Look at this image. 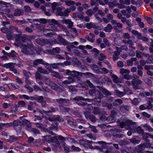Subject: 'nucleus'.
Segmentation results:
<instances>
[{"mask_svg":"<svg viewBox=\"0 0 153 153\" xmlns=\"http://www.w3.org/2000/svg\"><path fill=\"white\" fill-rule=\"evenodd\" d=\"M69 91L72 94H75L77 91V90L73 86H71L68 87Z\"/></svg>","mask_w":153,"mask_h":153,"instance_id":"29","label":"nucleus"},{"mask_svg":"<svg viewBox=\"0 0 153 153\" xmlns=\"http://www.w3.org/2000/svg\"><path fill=\"white\" fill-rule=\"evenodd\" d=\"M61 4L60 3H56V2H54L52 3L51 6L52 8L53 12H54L56 10V7L57 6L60 5Z\"/></svg>","mask_w":153,"mask_h":153,"instance_id":"31","label":"nucleus"},{"mask_svg":"<svg viewBox=\"0 0 153 153\" xmlns=\"http://www.w3.org/2000/svg\"><path fill=\"white\" fill-rule=\"evenodd\" d=\"M124 91L125 94H131L132 93V91L128 88H124Z\"/></svg>","mask_w":153,"mask_h":153,"instance_id":"51","label":"nucleus"},{"mask_svg":"<svg viewBox=\"0 0 153 153\" xmlns=\"http://www.w3.org/2000/svg\"><path fill=\"white\" fill-rule=\"evenodd\" d=\"M57 138V137L56 136L52 137L51 136H49L48 137V141L50 142L53 143L55 141V140H56Z\"/></svg>","mask_w":153,"mask_h":153,"instance_id":"38","label":"nucleus"},{"mask_svg":"<svg viewBox=\"0 0 153 153\" xmlns=\"http://www.w3.org/2000/svg\"><path fill=\"white\" fill-rule=\"evenodd\" d=\"M143 127L146 130H147L149 132H152L153 131V129L152 127L149 125H148L147 124L144 125Z\"/></svg>","mask_w":153,"mask_h":153,"instance_id":"39","label":"nucleus"},{"mask_svg":"<svg viewBox=\"0 0 153 153\" xmlns=\"http://www.w3.org/2000/svg\"><path fill=\"white\" fill-rule=\"evenodd\" d=\"M67 118H68L67 120V123L70 125L73 123V122L74 121V119L71 117L68 116Z\"/></svg>","mask_w":153,"mask_h":153,"instance_id":"58","label":"nucleus"},{"mask_svg":"<svg viewBox=\"0 0 153 153\" xmlns=\"http://www.w3.org/2000/svg\"><path fill=\"white\" fill-rule=\"evenodd\" d=\"M89 35L91 37V39H89V36H86V38L89 41L93 42L95 39V35L91 33H89Z\"/></svg>","mask_w":153,"mask_h":153,"instance_id":"33","label":"nucleus"},{"mask_svg":"<svg viewBox=\"0 0 153 153\" xmlns=\"http://www.w3.org/2000/svg\"><path fill=\"white\" fill-rule=\"evenodd\" d=\"M10 10L9 9H6L4 10L3 12L2 13L3 15H4V16H7L9 18H12L13 16L12 15L10 14L9 13L10 12Z\"/></svg>","mask_w":153,"mask_h":153,"instance_id":"21","label":"nucleus"},{"mask_svg":"<svg viewBox=\"0 0 153 153\" xmlns=\"http://www.w3.org/2000/svg\"><path fill=\"white\" fill-rule=\"evenodd\" d=\"M129 143V142L125 139L120 140L118 142L119 145L122 147L127 145Z\"/></svg>","mask_w":153,"mask_h":153,"instance_id":"22","label":"nucleus"},{"mask_svg":"<svg viewBox=\"0 0 153 153\" xmlns=\"http://www.w3.org/2000/svg\"><path fill=\"white\" fill-rule=\"evenodd\" d=\"M35 21L38 22V23H37L38 24H40L41 23L44 24L48 22L49 23L52 30L56 31H58L56 26L59 27H60V25L58 23V21L53 19L51 20H48L47 21L45 19H39L38 20H36Z\"/></svg>","mask_w":153,"mask_h":153,"instance_id":"2","label":"nucleus"},{"mask_svg":"<svg viewBox=\"0 0 153 153\" xmlns=\"http://www.w3.org/2000/svg\"><path fill=\"white\" fill-rule=\"evenodd\" d=\"M14 65L15 64L13 63H9L4 64V66L7 68L10 69V70L16 75H18L19 73L16 69L14 68Z\"/></svg>","mask_w":153,"mask_h":153,"instance_id":"9","label":"nucleus"},{"mask_svg":"<svg viewBox=\"0 0 153 153\" xmlns=\"http://www.w3.org/2000/svg\"><path fill=\"white\" fill-rule=\"evenodd\" d=\"M64 73L65 74V75L68 76H93V74L89 72L83 73L75 71H71L68 69L64 70Z\"/></svg>","mask_w":153,"mask_h":153,"instance_id":"3","label":"nucleus"},{"mask_svg":"<svg viewBox=\"0 0 153 153\" xmlns=\"http://www.w3.org/2000/svg\"><path fill=\"white\" fill-rule=\"evenodd\" d=\"M97 143L100 146V149H101V152L103 150V149H107L108 147V145L111 144L110 143H107L104 141H98Z\"/></svg>","mask_w":153,"mask_h":153,"instance_id":"11","label":"nucleus"},{"mask_svg":"<svg viewBox=\"0 0 153 153\" xmlns=\"http://www.w3.org/2000/svg\"><path fill=\"white\" fill-rule=\"evenodd\" d=\"M73 61L79 67H80L81 65V62L76 59L74 58L73 59Z\"/></svg>","mask_w":153,"mask_h":153,"instance_id":"62","label":"nucleus"},{"mask_svg":"<svg viewBox=\"0 0 153 153\" xmlns=\"http://www.w3.org/2000/svg\"><path fill=\"white\" fill-rule=\"evenodd\" d=\"M123 78L126 80H129L132 78H134L135 79H132L131 83L134 88L135 89H140L138 85L142 83V81L140 79H137L136 78H139L140 77H122Z\"/></svg>","mask_w":153,"mask_h":153,"instance_id":"6","label":"nucleus"},{"mask_svg":"<svg viewBox=\"0 0 153 153\" xmlns=\"http://www.w3.org/2000/svg\"><path fill=\"white\" fill-rule=\"evenodd\" d=\"M130 141L131 143L134 144H139L140 142V140H137L135 138H132L130 139Z\"/></svg>","mask_w":153,"mask_h":153,"instance_id":"32","label":"nucleus"},{"mask_svg":"<svg viewBox=\"0 0 153 153\" xmlns=\"http://www.w3.org/2000/svg\"><path fill=\"white\" fill-rule=\"evenodd\" d=\"M137 132L140 134H142L144 133V130L140 126L137 127L136 128Z\"/></svg>","mask_w":153,"mask_h":153,"instance_id":"49","label":"nucleus"},{"mask_svg":"<svg viewBox=\"0 0 153 153\" xmlns=\"http://www.w3.org/2000/svg\"><path fill=\"white\" fill-rule=\"evenodd\" d=\"M49 109V110L47 111H45L46 113H47L48 115L49 116L51 115V113L52 112H55L57 110L56 108H55L52 106L50 107Z\"/></svg>","mask_w":153,"mask_h":153,"instance_id":"18","label":"nucleus"},{"mask_svg":"<svg viewBox=\"0 0 153 153\" xmlns=\"http://www.w3.org/2000/svg\"><path fill=\"white\" fill-rule=\"evenodd\" d=\"M33 64L34 65H37L39 64H44L43 61L42 59H38L34 60L33 62Z\"/></svg>","mask_w":153,"mask_h":153,"instance_id":"37","label":"nucleus"},{"mask_svg":"<svg viewBox=\"0 0 153 153\" xmlns=\"http://www.w3.org/2000/svg\"><path fill=\"white\" fill-rule=\"evenodd\" d=\"M36 79H39L43 78L45 79V82L47 81L46 82L47 84H50L51 87L53 89L56 90L58 92H61L63 91V87L61 85H58L55 84L53 82H51L50 79L48 77H35Z\"/></svg>","mask_w":153,"mask_h":153,"instance_id":"4","label":"nucleus"},{"mask_svg":"<svg viewBox=\"0 0 153 153\" xmlns=\"http://www.w3.org/2000/svg\"><path fill=\"white\" fill-rule=\"evenodd\" d=\"M10 140L12 142H14L17 140L18 138L14 135L10 136L9 138Z\"/></svg>","mask_w":153,"mask_h":153,"instance_id":"50","label":"nucleus"},{"mask_svg":"<svg viewBox=\"0 0 153 153\" xmlns=\"http://www.w3.org/2000/svg\"><path fill=\"white\" fill-rule=\"evenodd\" d=\"M102 111L101 110L97 107H94L93 113L94 114H100L102 113Z\"/></svg>","mask_w":153,"mask_h":153,"instance_id":"23","label":"nucleus"},{"mask_svg":"<svg viewBox=\"0 0 153 153\" xmlns=\"http://www.w3.org/2000/svg\"><path fill=\"white\" fill-rule=\"evenodd\" d=\"M111 22L113 25H116L118 28H122L123 27V25L120 22H117L116 20H112Z\"/></svg>","mask_w":153,"mask_h":153,"instance_id":"24","label":"nucleus"},{"mask_svg":"<svg viewBox=\"0 0 153 153\" xmlns=\"http://www.w3.org/2000/svg\"><path fill=\"white\" fill-rule=\"evenodd\" d=\"M44 100V97L42 96H38L36 95V100L39 103H40Z\"/></svg>","mask_w":153,"mask_h":153,"instance_id":"45","label":"nucleus"},{"mask_svg":"<svg viewBox=\"0 0 153 153\" xmlns=\"http://www.w3.org/2000/svg\"><path fill=\"white\" fill-rule=\"evenodd\" d=\"M14 34H13L12 33H7V39L9 40H10L13 39V37L14 36Z\"/></svg>","mask_w":153,"mask_h":153,"instance_id":"54","label":"nucleus"},{"mask_svg":"<svg viewBox=\"0 0 153 153\" xmlns=\"http://www.w3.org/2000/svg\"><path fill=\"white\" fill-rule=\"evenodd\" d=\"M81 77H68V80L64 81L63 83L65 84H68L76 82V80H79Z\"/></svg>","mask_w":153,"mask_h":153,"instance_id":"10","label":"nucleus"},{"mask_svg":"<svg viewBox=\"0 0 153 153\" xmlns=\"http://www.w3.org/2000/svg\"><path fill=\"white\" fill-rule=\"evenodd\" d=\"M97 91L95 89H90L89 91V94L92 96H95Z\"/></svg>","mask_w":153,"mask_h":153,"instance_id":"44","label":"nucleus"},{"mask_svg":"<svg viewBox=\"0 0 153 153\" xmlns=\"http://www.w3.org/2000/svg\"><path fill=\"white\" fill-rule=\"evenodd\" d=\"M37 72L36 74V76H39V75L38 74V73L39 72L44 74H48V72L47 71L43 69L40 67L38 68Z\"/></svg>","mask_w":153,"mask_h":153,"instance_id":"17","label":"nucleus"},{"mask_svg":"<svg viewBox=\"0 0 153 153\" xmlns=\"http://www.w3.org/2000/svg\"><path fill=\"white\" fill-rule=\"evenodd\" d=\"M116 94L120 97H122L125 95V93L117 90L116 91Z\"/></svg>","mask_w":153,"mask_h":153,"instance_id":"48","label":"nucleus"},{"mask_svg":"<svg viewBox=\"0 0 153 153\" xmlns=\"http://www.w3.org/2000/svg\"><path fill=\"white\" fill-rule=\"evenodd\" d=\"M72 44V43L70 44L67 46V48L68 51H70L71 49L76 48V47L74 46Z\"/></svg>","mask_w":153,"mask_h":153,"instance_id":"56","label":"nucleus"},{"mask_svg":"<svg viewBox=\"0 0 153 153\" xmlns=\"http://www.w3.org/2000/svg\"><path fill=\"white\" fill-rule=\"evenodd\" d=\"M105 113V112H102L100 114H99V117L100 120L105 121L107 120V117L105 115L104 113Z\"/></svg>","mask_w":153,"mask_h":153,"instance_id":"28","label":"nucleus"},{"mask_svg":"<svg viewBox=\"0 0 153 153\" xmlns=\"http://www.w3.org/2000/svg\"><path fill=\"white\" fill-rule=\"evenodd\" d=\"M73 61L79 67H80L81 65V62L76 59L74 58L73 59Z\"/></svg>","mask_w":153,"mask_h":153,"instance_id":"61","label":"nucleus"},{"mask_svg":"<svg viewBox=\"0 0 153 153\" xmlns=\"http://www.w3.org/2000/svg\"><path fill=\"white\" fill-rule=\"evenodd\" d=\"M147 63L151 64L153 63V56H151L149 57L147 60L146 61Z\"/></svg>","mask_w":153,"mask_h":153,"instance_id":"64","label":"nucleus"},{"mask_svg":"<svg viewBox=\"0 0 153 153\" xmlns=\"http://www.w3.org/2000/svg\"><path fill=\"white\" fill-rule=\"evenodd\" d=\"M122 131L120 129L115 128L113 129L112 131V134L113 137L116 138H122L123 137V134H121Z\"/></svg>","mask_w":153,"mask_h":153,"instance_id":"8","label":"nucleus"},{"mask_svg":"<svg viewBox=\"0 0 153 153\" xmlns=\"http://www.w3.org/2000/svg\"><path fill=\"white\" fill-rule=\"evenodd\" d=\"M93 78V77H92ZM94 79H95L97 84L100 85L101 83H102L103 82L102 77H94Z\"/></svg>","mask_w":153,"mask_h":153,"instance_id":"30","label":"nucleus"},{"mask_svg":"<svg viewBox=\"0 0 153 153\" xmlns=\"http://www.w3.org/2000/svg\"><path fill=\"white\" fill-rule=\"evenodd\" d=\"M115 44L116 45L115 47L117 49V51L114 53V54L113 56V59L114 61L117 60L118 58V56L119 55L120 52V50H119V49L117 48V46H119L120 45H117L116 41H115Z\"/></svg>","mask_w":153,"mask_h":153,"instance_id":"12","label":"nucleus"},{"mask_svg":"<svg viewBox=\"0 0 153 153\" xmlns=\"http://www.w3.org/2000/svg\"><path fill=\"white\" fill-rule=\"evenodd\" d=\"M7 86L9 88H13L15 89H18L20 88V86L19 85H17L14 83H9L8 84Z\"/></svg>","mask_w":153,"mask_h":153,"instance_id":"36","label":"nucleus"},{"mask_svg":"<svg viewBox=\"0 0 153 153\" xmlns=\"http://www.w3.org/2000/svg\"><path fill=\"white\" fill-rule=\"evenodd\" d=\"M123 42L125 44H128L129 45V46L130 47L132 48L133 49H135V47H132L133 45V43L132 42L130 39H128L127 40H123Z\"/></svg>","mask_w":153,"mask_h":153,"instance_id":"27","label":"nucleus"},{"mask_svg":"<svg viewBox=\"0 0 153 153\" xmlns=\"http://www.w3.org/2000/svg\"><path fill=\"white\" fill-rule=\"evenodd\" d=\"M66 4L68 6L75 4V2L72 0H67L65 1Z\"/></svg>","mask_w":153,"mask_h":153,"instance_id":"47","label":"nucleus"},{"mask_svg":"<svg viewBox=\"0 0 153 153\" xmlns=\"http://www.w3.org/2000/svg\"><path fill=\"white\" fill-rule=\"evenodd\" d=\"M91 67L92 70L96 73H98V72H100V69L98 68L97 65L92 64L91 65Z\"/></svg>","mask_w":153,"mask_h":153,"instance_id":"35","label":"nucleus"},{"mask_svg":"<svg viewBox=\"0 0 153 153\" xmlns=\"http://www.w3.org/2000/svg\"><path fill=\"white\" fill-rule=\"evenodd\" d=\"M137 59L135 57H132L130 59H129L127 61V64L129 66H132L133 64V61H135Z\"/></svg>","mask_w":153,"mask_h":153,"instance_id":"26","label":"nucleus"},{"mask_svg":"<svg viewBox=\"0 0 153 153\" xmlns=\"http://www.w3.org/2000/svg\"><path fill=\"white\" fill-rule=\"evenodd\" d=\"M73 100L78 105L83 106H85L87 105V103L85 102L86 101L89 102H91L92 101V100L91 99L84 98L83 97L80 96H77L73 98Z\"/></svg>","mask_w":153,"mask_h":153,"instance_id":"5","label":"nucleus"},{"mask_svg":"<svg viewBox=\"0 0 153 153\" xmlns=\"http://www.w3.org/2000/svg\"><path fill=\"white\" fill-rule=\"evenodd\" d=\"M144 54L143 53L140 51H137L136 52V56L139 58H141L143 57Z\"/></svg>","mask_w":153,"mask_h":153,"instance_id":"53","label":"nucleus"},{"mask_svg":"<svg viewBox=\"0 0 153 153\" xmlns=\"http://www.w3.org/2000/svg\"><path fill=\"white\" fill-rule=\"evenodd\" d=\"M130 72L129 70L123 68L121 69L120 71V74L125 76H128Z\"/></svg>","mask_w":153,"mask_h":153,"instance_id":"19","label":"nucleus"},{"mask_svg":"<svg viewBox=\"0 0 153 153\" xmlns=\"http://www.w3.org/2000/svg\"><path fill=\"white\" fill-rule=\"evenodd\" d=\"M43 33L45 35L48 36H51V35L53 34L52 32H50V31L48 29H45L44 30Z\"/></svg>","mask_w":153,"mask_h":153,"instance_id":"41","label":"nucleus"},{"mask_svg":"<svg viewBox=\"0 0 153 153\" xmlns=\"http://www.w3.org/2000/svg\"><path fill=\"white\" fill-rule=\"evenodd\" d=\"M36 42L37 44L41 45H42L45 44H48L49 43V41L47 39H37L36 40Z\"/></svg>","mask_w":153,"mask_h":153,"instance_id":"14","label":"nucleus"},{"mask_svg":"<svg viewBox=\"0 0 153 153\" xmlns=\"http://www.w3.org/2000/svg\"><path fill=\"white\" fill-rule=\"evenodd\" d=\"M58 42H56L57 44L65 45H68V42L63 39L61 36H58Z\"/></svg>","mask_w":153,"mask_h":153,"instance_id":"13","label":"nucleus"},{"mask_svg":"<svg viewBox=\"0 0 153 153\" xmlns=\"http://www.w3.org/2000/svg\"><path fill=\"white\" fill-rule=\"evenodd\" d=\"M13 126L14 127L19 126L21 125V123L19 120H14L12 123Z\"/></svg>","mask_w":153,"mask_h":153,"instance_id":"40","label":"nucleus"},{"mask_svg":"<svg viewBox=\"0 0 153 153\" xmlns=\"http://www.w3.org/2000/svg\"><path fill=\"white\" fill-rule=\"evenodd\" d=\"M22 124L24 126H27V127L28 128H30L31 126L30 122L26 119H25L22 121Z\"/></svg>","mask_w":153,"mask_h":153,"instance_id":"25","label":"nucleus"},{"mask_svg":"<svg viewBox=\"0 0 153 153\" xmlns=\"http://www.w3.org/2000/svg\"><path fill=\"white\" fill-rule=\"evenodd\" d=\"M63 24H65L67 25L69 28H71L73 25V23L69 19H63L61 21Z\"/></svg>","mask_w":153,"mask_h":153,"instance_id":"16","label":"nucleus"},{"mask_svg":"<svg viewBox=\"0 0 153 153\" xmlns=\"http://www.w3.org/2000/svg\"><path fill=\"white\" fill-rule=\"evenodd\" d=\"M10 105L11 104L4 102L2 104V107L6 109L8 108Z\"/></svg>","mask_w":153,"mask_h":153,"instance_id":"63","label":"nucleus"},{"mask_svg":"<svg viewBox=\"0 0 153 153\" xmlns=\"http://www.w3.org/2000/svg\"><path fill=\"white\" fill-rule=\"evenodd\" d=\"M86 27L88 29H90L92 28H96V25L93 22H90V23H87L86 25Z\"/></svg>","mask_w":153,"mask_h":153,"instance_id":"34","label":"nucleus"},{"mask_svg":"<svg viewBox=\"0 0 153 153\" xmlns=\"http://www.w3.org/2000/svg\"><path fill=\"white\" fill-rule=\"evenodd\" d=\"M98 87L104 95L107 96H110L111 94V92H109L105 88L102 87L98 86Z\"/></svg>","mask_w":153,"mask_h":153,"instance_id":"15","label":"nucleus"},{"mask_svg":"<svg viewBox=\"0 0 153 153\" xmlns=\"http://www.w3.org/2000/svg\"><path fill=\"white\" fill-rule=\"evenodd\" d=\"M18 96L19 98L21 99H25L27 100H30V97L25 94H19Z\"/></svg>","mask_w":153,"mask_h":153,"instance_id":"42","label":"nucleus"},{"mask_svg":"<svg viewBox=\"0 0 153 153\" xmlns=\"http://www.w3.org/2000/svg\"><path fill=\"white\" fill-rule=\"evenodd\" d=\"M14 129L18 133H20L22 131V128L20 126H17L14 127Z\"/></svg>","mask_w":153,"mask_h":153,"instance_id":"59","label":"nucleus"},{"mask_svg":"<svg viewBox=\"0 0 153 153\" xmlns=\"http://www.w3.org/2000/svg\"><path fill=\"white\" fill-rule=\"evenodd\" d=\"M65 144V143L64 142V143L62 144V146L64 148V149L66 152L69 153L70 152V149L69 148L66 147Z\"/></svg>","mask_w":153,"mask_h":153,"instance_id":"52","label":"nucleus"},{"mask_svg":"<svg viewBox=\"0 0 153 153\" xmlns=\"http://www.w3.org/2000/svg\"><path fill=\"white\" fill-rule=\"evenodd\" d=\"M71 148L73 151L76 152H79L81 150V149L79 148L78 147H76L74 145L72 146Z\"/></svg>","mask_w":153,"mask_h":153,"instance_id":"60","label":"nucleus"},{"mask_svg":"<svg viewBox=\"0 0 153 153\" xmlns=\"http://www.w3.org/2000/svg\"><path fill=\"white\" fill-rule=\"evenodd\" d=\"M99 71L100 72H98V74H106L108 71V70L104 68L100 69Z\"/></svg>","mask_w":153,"mask_h":153,"instance_id":"46","label":"nucleus"},{"mask_svg":"<svg viewBox=\"0 0 153 153\" xmlns=\"http://www.w3.org/2000/svg\"><path fill=\"white\" fill-rule=\"evenodd\" d=\"M65 8L63 7H57L56 9V11L55 12L57 15L60 16H67L68 14L70 12V10L68 9H67L65 10L64 12H63L62 10H64Z\"/></svg>","mask_w":153,"mask_h":153,"instance_id":"7","label":"nucleus"},{"mask_svg":"<svg viewBox=\"0 0 153 153\" xmlns=\"http://www.w3.org/2000/svg\"><path fill=\"white\" fill-rule=\"evenodd\" d=\"M106 58V56L102 53H100L98 57L100 61H102Z\"/></svg>","mask_w":153,"mask_h":153,"instance_id":"57","label":"nucleus"},{"mask_svg":"<svg viewBox=\"0 0 153 153\" xmlns=\"http://www.w3.org/2000/svg\"><path fill=\"white\" fill-rule=\"evenodd\" d=\"M126 125H130L134 124V122H133L131 120H128L125 121Z\"/></svg>","mask_w":153,"mask_h":153,"instance_id":"55","label":"nucleus"},{"mask_svg":"<svg viewBox=\"0 0 153 153\" xmlns=\"http://www.w3.org/2000/svg\"><path fill=\"white\" fill-rule=\"evenodd\" d=\"M20 35L17 34L16 35V42L15 45L17 47H20L21 48L22 52L25 54L33 55L35 54L34 49L32 43L29 41L27 45L21 44L20 41Z\"/></svg>","mask_w":153,"mask_h":153,"instance_id":"1","label":"nucleus"},{"mask_svg":"<svg viewBox=\"0 0 153 153\" xmlns=\"http://www.w3.org/2000/svg\"><path fill=\"white\" fill-rule=\"evenodd\" d=\"M112 29V26L110 24H109L104 28L103 30L106 32L110 33L111 32Z\"/></svg>","mask_w":153,"mask_h":153,"instance_id":"20","label":"nucleus"},{"mask_svg":"<svg viewBox=\"0 0 153 153\" xmlns=\"http://www.w3.org/2000/svg\"><path fill=\"white\" fill-rule=\"evenodd\" d=\"M23 13V11L20 9L16 10L15 12L14 13V15L15 16H19Z\"/></svg>","mask_w":153,"mask_h":153,"instance_id":"43","label":"nucleus"}]
</instances>
